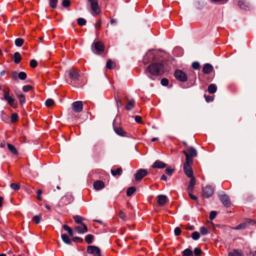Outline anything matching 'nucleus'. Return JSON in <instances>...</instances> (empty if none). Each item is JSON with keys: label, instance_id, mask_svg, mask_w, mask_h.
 I'll list each match as a JSON object with an SVG mask.
<instances>
[{"label": "nucleus", "instance_id": "nucleus-21", "mask_svg": "<svg viewBox=\"0 0 256 256\" xmlns=\"http://www.w3.org/2000/svg\"><path fill=\"white\" fill-rule=\"evenodd\" d=\"M190 180L188 187V192H192L196 184V178L194 176L190 178Z\"/></svg>", "mask_w": 256, "mask_h": 256}, {"label": "nucleus", "instance_id": "nucleus-9", "mask_svg": "<svg viewBox=\"0 0 256 256\" xmlns=\"http://www.w3.org/2000/svg\"><path fill=\"white\" fill-rule=\"evenodd\" d=\"M214 188L210 185H208L202 188V194L204 198H208L213 194Z\"/></svg>", "mask_w": 256, "mask_h": 256}, {"label": "nucleus", "instance_id": "nucleus-17", "mask_svg": "<svg viewBox=\"0 0 256 256\" xmlns=\"http://www.w3.org/2000/svg\"><path fill=\"white\" fill-rule=\"evenodd\" d=\"M81 226H77L75 228V230L78 234H84L88 232V228L84 224H82Z\"/></svg>", "mask_w": 256, "mask_h": 256}, {"label": "nucleus", "instance_id": "nucleus-6", "mask_svg": "<svg viewBox=\"0 0 256 256\" xmlns=\"http://www.w3.org/2000/svg\"><path fill=\"white\" fill-rule=\"evenodd\" d=\"M182 152L185 154L186 158H188L190 160H193V158L197 156L196 150L193 147H188L186 150H183Z\"/></svg>", "mask_w": 256, "mask_h": 256}, {"label": "nucleus", "instance_id": "nucleus-12", "mask_svg": "<svg viewBox=\"0 0 256 256\" xmlns=\"http://www.w3.org/2000/svg\"><path fill=\"white\" fill-rule=\"evenodd\" d=\"M72 110L76 112H80L83 108L82 102V101H76L72 104Z\"/></svg>", "mask_w": 256, "mask_h": 256}, {"label": "nucleus", "instance_id": "nucleus-62", "mask_svg": "<svg viewBox=\"0 0 256 256\" xmlns=\"http://www.w3.org/2000/svg\"><path fill=\"white\" fill-rule=\"evenodd\" d=\"M204 97L207 102H210L213 100V98L211 96H206V95H204Z\"/></svg>", "mask_w": 256, "mask_h": 256}, {"label": "nucleus", "instance_id": "nucleus-52", "mask_svg": "<svg viewBox=\"0 0 256 256\" xmlns=\"http://www.w3.org/2000/svg\"><path fill=\"white\" fill-rule=\"evenodd\" d=\"M102 20L100 19L95 24V28L96 30H100L101 28Z\"/></svg>", "mask_w": 256, "mask_h": 256}, {"label": "nucleus", "instance_id": "nucleus-50", "mask_svg": "<svg viewBox=\"0 0 256 256\" xmlns=\"http://www.w3.org/2000/svg\"><path fill=\"white\" fill-rule=\"evenodd\" d=\"M32 220L36 224H38L41 220V218L38 216H35L32 218Z\"/></svg>", "mask_w": 256, "mask_h": 256}, {"label": "nucleus", "instance_id": "nucleus-19", "mask_svg": "<svg viewBox=\"0 0 256 256\" xmlns=\"http://www.w3.org/2000/svg\"><path fill=\"white\" fill-rule=\"evenodd\" d=\"M70 78L72 80L76 81L78 80L80 74L78 72L75 70H70L69 73Z\"/></svg>", "mask_w": 256, "mask_h": 256}, {"label": "nucleus", "instance_id": "nucleus-34", "mask_svg": "<svg viewBox=\"0 0 256 256\" xmlns=\"http://www.w3.org/2000/svg\"><path fill=\"white\" fill-rule=\"evenodd\" d=\"M94 236L93 235L89 234L85 236V240L88 244L92 243Z\"/></svg>", "mask_w": 256, "mask_h": 256}, {"label": "nucleus", "instance_id": "nucleus-28", "mask_svg": "<svg viewBox=\"0 0 256 256\" xmlns=\"http://www.w3.org/2000/svg\"><path fill=\"white\" fill-rule=\"evenodd\" d=\"M238 5L241 8L246 10L248 8V4L244 0H240Z\"/></svg>", "mask_w": 256, "mask_h": 256}, {"label": "nucleus", "instance_id": "nucleus-7", "mask_svg": "<svg viewBox=\"0 0 256 256\" xmlns=\"http://www.w3.org/2000/svg\"><path fill=\"white\" fill-rule=\"evenodd\" d=\"M73 197L71 194H67L62 196L58 202L60 206H63L70 204L73 201Z\"/></svg>", "mask_w": 256, "mask_h": 256}, {"label": "nucleus", "instance_id": "nucleus-15", "mask_svg": "<svg viewBox=\"0 0 256 256\" xmlns=\"http://www.w3.org/2000/svg\"><path fill=\"white\" fill-rule=\"evenodd\" d=\"M4 99L6 100L8 104L12 106L14 102V99L11 96H9V92L7 90H4Z\"/></svg>", "mask_w": 256, "mask_h": 256}, {"label": "nucleus", "instance_id": "nucleus-63", "mask_svg": "<svg viewBox=\"0 0 256 256\" xmlns=\"http://www.w3.org/2000/svg\"><path fill=\"white\" fill-rule=\"evenodd\" d=\"M134 120L138 123H141L142 117L139 116H135Z\"/></svg>", "mask_w": 256, "mask_h": 256}, {"label": "nucleus", "instance_id": "nucleus-55", "mask_svg": "<svg viewBox=\"0 0 256 256\" xmlns=\"http://www.w3.org/2000/svg\"><path fill=\"white\" fill-rule=\"evenodd\" d=\"M32 88V86L30 85H26L22 87V90L24 92H27Z\"/></svg>", "mask_w": 256, "mask_h": 256}, {"label": "nucleus", "instance_id": "nucleus-57", "mask_svg": "<svg viewBox=\"0 0 256 256\" xmlns=\"http://www.w3.org/2000/svg\"><path fill=\"white\" fill-rule=\"evenodd\" d=\"M174 172V170L171 168H167L165 170V173L169 176H171Z\"/></svg>", "mask_w": 256, "mask_h": 256}, {"label": "nucleus", "instance_id": "nucleus-49", "mask_svg": "<svg viewBox=\"0 0 256 256\" xmlns=\"http://www.w3.org/2000/svg\"><path fill=\"white\" fill-rule=\"evenodd\" d=\"M18 118V115L16 113H13L10 117L11 122H14L17 120Z\"/></svg>", "mask_w": 256, "mask_h": 256}, {"label": "nucleus", "instance_id": "nucleus-2", "mask_svg": "<svg viewBox=\"0 0 256 256\" xmlns=\"http://www.w3.org/2000/svg\"><path fill=\"white\" fill-rule=\"evenodd\" d=\"M186 161L184 164V170L186 175L188 178L193 177V170L192 166L193 164V160L188 158H186Z\"/></svg>", "mask_w": 256, "mask_h": 256}, {"label": "nucleus", "instance_id": "nucleus-31", "mask_svg": "<svg viewBox=\"0 0 256 256\" xmlns=\"http://www.w3.org/2000/svg\"><path fill=\"white\" fill-rule=\"evenodd\" d=\"M182 256H193V252L190 248H186L182 252Z\"/></svg>", "mask_w": 256, "mask_h": 256}, {"label": "nucleus", "instance_id": "nucleus-37", "mask_svg": "<svg viewBox=\"0 0 256 256\" xmlns=\"http://www.w3.org/2000/svg\"><path fill=\"white\" fill-rule=\"evenodd\" d=\"M15 44L18 47H20L22 46L24 40L22 38H17L15 40Z\"/></svg>", "mask_w": 256, "mask_h": 256}, {"label": "nucleus", "instance_id": "nucleus-35", "mask_svg": "<svg viewBox=\"0 0 256 256\" xmlns=\"http://www.w3.org/2000/svg\"><path fill=\"white\" fill-rule=\"evenodd\" d=\"M64 229L67 231L70 236H72L74 234L72 229L68 225L64 224L63 226Z\"/></svg>", "mask_w": 256, "mask_h": 256}, {"label": "nucleus", "instance_id": "nucleus-14", "mask_svg": "<svg viewBox=\"0 0 256 256\" xmlns=\"http://www.w3.org/2000/svg\"><path fill=\"white\" fill-rule=\"evenodd\" d=\"M104 50V46L101 42H97L94 44V48H92L93 52L96 54H98Z\"/></svg>", "mask_w": 256, "mask_h": 256}, {"label": "nucleus", "instance_id": "nucleus-32", "mask_svg": "<svg viewBox=\"0 0 256 256\" xmlns=\"http://www.w3.org/2000/svg\"><path fill=\"white\" fill-rule=\"evenodd\" d=\"M62 238L64 242L66 244H70L71 240L69 238L68 236L66 234H62Z\"/></svg>", "mask_w": 256, "mask_h": 256}, {"label": "nucleus", "instance_id": "nucleus-22", "mask_svg": "<svg viewBox=\"0 0 256 256\" xmlns=\"http://www.w3.org/2000/svg\"><path fill=\"white\" fill-rule=\"evenodd\" d=\"M228 256H243L242 252L240 249H234L228 252Z\"/></svg>", "mask_w": 256, "mask_h": 256}, {"label": "nucleus", "instance_id": "nucleus-10", "mask_svg": "<svg viewBox=\"0 0 256 256\" xmlns=\"http://www.w3.org/2000/svg\"><path fill=\"white\" fill-rule=\"evenodd\" d=\"M87 252L88 254H94V256H101L100 249L96 246H88L87 248Z\"/></svg>", "mask_w": 256, "mask_h": 256}, {"label": "nucleus", "instance_id": "nucleus-48", "mask_svg": "<svg viewBox=\"0 0 256 256\" xmlns=\"http://www.w3.org/2000/svg\"><path fill=\"white\" fill-rule=\"evenodd\" d=\"M200 232L202 235H206L208 232V228L204 226H202L200 228Z\"/></svg>", "mask_w": 256, "mask_h": 256}, {"label": "nucleus", "instance_id": "nucleus-36", "mask_svg": "<svg viewBox=\"0 0 256 256\" xmlns=\"http://www.w3.org/2000/svg\"><path fill=\"white\" fill-rule=\"evenodd\" d=\"M106 66L107 68L112 70L114 68L115 64L112 60H110L107 62Z\"/></svg>", "mask_w": 256, "mask_h": 256}, {"label": "nucleus", "instance_id": "nucleus-46", "mask_svg": "<svg viewBox=\"0 0 256 256\" xmlns=\"http://www.w3.org/2000/svg\"><path fill=\"white\" fill-rule=\"evenodd\" d=\"M73 218L74 220V221L77 223V224H83L82 222V218L80 216H73Z\"/></svg>", "mask_w": 256, "mask_h": 256}, {"label": "nucleus", "instance_id": "nucleus-44", "mask_svg": "<svg viewBox=\"0 0 256 256\" xmlns=\"http://www.w3.org/2000/svg\"><path fill=\"white\" fill-rule=\"evenodd\" d=\"M78 24L81 26H84L86 24V20L83 18H78Z\"/></svg>", "mask_w": 256, "mask_h": 256}, {"label": "nucleus", "instance_id": "nucleus-58", "mask_svg": "<svg viewBox=\"0 0 256 256\" xmlns=\"http://www.w3.org/2000/svg\"><path fill=\"white\" fill-rule=\"evenodd\" d=\"M72 241L74 242H83V240L80 237H74L72 238Z\"/></svg>", "mask_w": 256, "mask_h": 256}, {"label": "nucleus", "instance_id": "nucleus-24", "mask_svg": "<svg viewBox=\"0 0 256 256\" xmlns=\"http://www.w3.org/2000/svg\"><path fill=\"white\" fill-rule=\"evenodd\" d=\"M94 188L96 190H100L104 187V184L101 180H98L94 183Z\"/></svg>", "mask_w": 256, "mask_h": 256}, {"label": "nucleus", "instance_id": "nucleus-3", "mask_svg": "<svg viewBox=\"0 0 256 256\" xmlns=\"http://www.w3.org/2000/svg\"><path fill=\"white\" fill-rule=\"evenodd\" d=\"M256 226V221L254 220L247 218L244 222H242L236 226L234 229L240 230L246 228H251L252 226Z\"/></svg>", "mask_w": 256, "mask_h": 256}, {"label": "nucleus", "instance_id": "nucleus-1", "mask_svg": "<svg viewBox=\"0 0 256 256\" xmlns=\"http://www.w3.org/2000/svg\"><path fill=\"white\" fill-rule=\"evenodd\" d=\"M146 71L152 76H158L164 72L165 68L161 63H153L148 66Z\"/></svg>", "mask_w": 256, "mask_h": 256}, {"label": "nucleus", "instance_id": "nucleus-11", "mask_svg": "<svg viewBox=\"0 0 256 256\" xmlns=\"http://www.w3.org/2000/svg\"><path fill=\"white\" fill-rule=\"evenodd\" d=\"M218 198L224 206L227 208L230 206L231 203L230 198L228 195L226 194L219 195Z\"/></svg>", "mask_w": 256, "mask_h": 256}, {"label": "nucleus", "instance_id": "nucleus-51", "mask_svg": "<svg viewBox=\"0 0 256 256\" xmlns=\"http://www.w3.org/2000/svg\"><path fill=\"white\" fill-rule=\"evenodd\" d=\"M160 83L163 86H167L168 84L169 81L167 78H164L162 79Z\"/></svg>", "mask_w": 256, "mask_h": 256}, {"label": "nucleus", "instance_id": "nucleus-4", "mask_svg": "<svg viewBox=\"0 0 256 256\" xmlns=\"http://www.w3.org/2000/svg\"><path fill=\"white\" fill-rule=\"evenodd\" d=\"M158 54V52L156 50L148 51L144 58V63L146 64L148 62L157 60L156 56Z\"/></svg>", "mask_w": 256, "mask_h": 256}, {"label": "nucleus", "instance_id": "nucleus-38", "mask_svg": "<svg viewBox=\"0 0 256 256\" xmlns=\"http://www.w3.org/2000/svg\"><path fill=\"white\" fill-rule=\"evenodd\" d=\"M18 98L19 100V102L21 104H24L26 102V97L23 94H20L18 95Z\"/></svg>", "mask_w": 256, "mask_h": 256}, {"label": "nucleus", "instance_id": "nucleus-8", "mask_svg": "<svg viewBox=\"0 0 256 256\" xmlns=\"http://www.w3.org/2000/svg\"><path fill=\"white\" fill-rule=\"evenodd\" d=\"M90 4V8L94 12L93 15H98L100 13V10L98 4V0H88Z\"/></svg>", "mask_w": 256, "mask_h": 256}, {"label": "nucleus", "instance_id": "nucleus-56", "mask_svg": "<svg viewBox=\"0 0 256 256\" xmlns=\"http://www.w3.org/2000/svg\"><path fill=\"white\" fill-rule=\"evenodd\" d=\"M30 66L32 68H36L38 66V62L35 60H32L30 62Z\"/></svg>", "mask_w": 256, "mask_h": 256}, {"label": "nucleus", "instance_id": "nucleus-27", "mask_svg": "<svg viewBox=\"0 0 256 256\" xmlns=\"http://www.w3.org/2000/svg\"><path fill=\"white\" fill-rule=\"evenodd\" d=\"M217 90L216 86L215 84H210L208 86V90L210 94H214L216 92Z\"/></svg>", "mask_w": 256, "mask_h": 256}, {"label": "nucleus", "instance_id": "nucleus-59", "mask_svg": "<svg viewBox=\"0 0 256 256\" xmlns=\"http://www.w3.org/2000/svg\"><path fill=\"white\" fill-rule=\"evenodd\" d=\"M62 4L64 7H68L70 5V2L68 0H63Z\"/></svg>", "mask_w": 256, "mask_h": 256}, {"label": "nucleus", "instance_id": "nucleus-43", "mask_svg": "<svg viewBox=\"0 0 256 256\" xmlns=\"http://www.w3.org/2000/svg\"><path fill=\"white\" fill-rule=\"evenodd\" d=\"M119 217L123 220H126V216L124 212L122 210H120L118 214Z\"/></svg>", "mask_w": 256, "mask_h": 256}, {"label": "nucleus", "instance_id": "nucleus-29", "mask_svg": "<svg viewBox=\"0 0 256 256\" xmlns=\"http://www.w3.org/2000/svg\"><path fill=\"white\" fill-rule=\"evenodd\" d=\"M14 62L18 64L20 63L21 60V56L18 52H16L14 55Z\"/></svg>", "mask_w": 256, "mask_h": 256}, {"label": "nucleus", "instance_id": "nucleus-41", "mask_svg": "<svg viewBox=\"0 0 256 256\" xmlns=\"http://www.w3.org/2000/svg\"><path fill=\"white\" fill-rule=\"evenodd\" d=\"M50 6L52 8H56L57 6L58 0H48Z\"/></svg>", "mask_w": 256, "mask_h": 256}, {"label": "nucleus", "instance_id": "nucleus-53", "mask_svg": "<svg viewBox=\"0 0 256 256\" xmlns=\"http://www.w3.org/2000/svg\"><path fill=\"white\" fill-rule=\"evenodd\" d=\"M192 67L194 70H198L200 67V64L199 62H194L192 64Z\"/></svg>", "mask_w": 256, "mask_h": 256}, {"label": "nucleus", "instance_id": "nucleus-40", "mask_svg": "<svg viewBox=\"0 0 256 256\" xmlns=\"http://www.w3.org/2000/svg\"><path fill=\"white\" fill-rule=\"evenodd\" d=\"M10 187L14 190H18L20 188V185L16 183H12L10 184Z\"/></svg>", "mask_w": 256, "mask_h": 256}, {"label": "nucleus", "instance_id": "nucleus-33", "mask_svg": "<svg viewBox=\"0 0 256 256\" xmlns=\"http://www.w3.org/2000/svg\"><path fill=\"white\" fill-rule=\"evenodd\" d=\"M136 190V188L134 186H131L128 188L126 190V195L128 196H132Z\"/></svg>", "mask_w": 256, "mask_h": 256}, {"label": "nucleus", "instance_id": "nucleus-18", "mask_svg": "<svg viewBox=\"0 0 256 256\" xmlns=\"http://www.w3.org/2000/svg\"><path fill=\"white\" fill-rule=\"evenodd\" d=\"M168 202V198L164 195H159L158 196V203L160 206H164Z\"/></svg>", "mask_w": 256, "mask_h": 256}, {"label": "nucleus", "instance_id": "nucleus-5", "mask_svg": "<svg viewBox=\"0 0 256 256\" xmlns=\"http://www.w3.org/2000/svg\"><path fill=\"white\" fill-rule=\"evenodd\" d=\"M174 76L176 79L180 82H186L188 80L187 74L180 70H176L174 73Z\"/></svg>", "mask_w": 256, "mask_h": 256}, {"label": "nucleus", "instance_id": "nucleus-30", "mask_svg": "<svg viewBox=\"0 0 256 256\" xmlns=\"http://www.w3.org/2000/svg\"><path fill=\"white\" fill-rule=\"evenodd\" d=\"M8 148L10 152L14 154H17L18 151L16 148L10 144H7Z\"/></svg>", "mask_w": 256, "mask_h": 256}, {"label": "nucleus", "instance_id": "nucleus-20", "mask_svg": "<svg viewBox=\"0 0 256 256\" xmlns=\"http://www.w3.org/2000/svg\"><path fill=\"white\" fill-rule=\"evenodd\" d=\"M212 70L213 66L212 64H206L203 67L202 72L206 74H208L210 73L212 71Z\"/></svg>", "mask_w": 256, "mask_h": 256}, {"label": "nucleus", "instance_id": "nucleus-47", "mask_svg": "<svg viewBox=\"0 0 256 256\" xmlns=\"http://www.w3.org/2000/svg\"><path fill=\"white\" fill-rule=\"evenodd\" d=\"M194 252L195 256H200L202 253L201 249L198 248H195Z\"/></svg>", "mask_w": 256, "mask_h": 256}, {"label": "nucleus", "instance_id": "nucleus-42", "mask_svg": "<svg viewBox=\"0 0 256 256\" xmlns=\"http://www.w3.org/2000/svg\"><path fill=\"white\" fill-rule=\"evenodd\" d=\"M200 237L199 232H194L192 233V238L194 240H198Z\"/></svg>", "mask_w": 256, "mask_h": 256}, {"label": "nucleus", "instance_id": "nucleus-60", "mask_svg": "<svg viewBox=\"0 0 256 256\" xmlns=\"http://www.w3.org/2000/svg\"><path fill=\"white\" fill-rule=\"evenodd\" d=\"M174 232L175 235L176 236H178L180 234L182 230H180V228L176 227L174 229Z\"/></svg>", "mask_w": 256, "mask_h": 256}, {"label": "nucleus", "instance_id": "nucleus-23", "mask_svg": "<svg viewBox=\"0 0 256 256\" xmlns=\"http://www.w3.org/2000/svg\"><path fill=\"white\" fill-rule=\"evenodd\" d=\"M154 168H163L166 167V164L162 162L157 160L153 164Z\"/></svg>", "mask_w": 256, "mask_h": 256}, {"label": "nucleus", "instance_id": "nucleus-45", "mask_svg": "<svg viewBox=\"0 0 256 256\" xmlns=\"http://www.w3.org/2000/svg\"><path fill=\"white\" fill-rule=\"evenodd\" d=\"M46 106L47 107H50L54 104V101L53 100L49 98L46 101Z\"/></svg>", "mask_w": 256, "mask_h": 256}, {"label": "nucleus", "instance_id": "nucleus-26", "mask_svg": "<svg viewBox=\"0 0 256 256\" xmlns=\"http://www.w3.org/2000/svg\"><path fill=\"white\" fill-rule=\"evenodd\" d=\"M135 106V101L134 100H128L126 105V109L128 110H131Z\"/></svg>", "mask_w": 256, "mask_h": 256}, {"label": "nucleus", "instance_id": "nucleus-25", "mask_svg": "<svg viewBox=\"0 0 256 256\" xmlns=\"http://www.w3.org/2000/svg\"><path fill=\"white\" fill-rule=\"evenodd\" d=\"M111 174H112L114 176H120L122 172V168H116V170L112 169L111 170Z\"/></svg>", "mask_w": 256, "mask_h": 256}, {"label": "nucleus", "instance_id": "nucleus-13", "mask_svg": "<svg viewBox=\"0 0 256 256\" xmlns=\"http://www.w3.org/2000/svg\"><path fill=\"white\" fill-rule=\"evenodd\" d=\"M148 174V171L144 169L140 170L136 174L135 180L136 181L141 180L144 177L146 176Z\"/></svg>", "mask_w": 256, "mask_h": 256}, {"label": "nucleus", "instance_id": "nucleus-61", "mask_svg": "<svg viewBox=\"0 0 256 256\" xmlns=\"http://www.w3.org/2000/svg\"><path fill=\"white\" fill-rule=\"evenodd\" d=\"M192 192H188V195H189L190 197L192 200H198L197 197L196 196L192 194Z\"/></svg>", "mask_w": 256, "mask_h": 256}, {"label": "nucleus", "instance_id": "nucleus-54", "mask_svg": "<svg viewBox=\"0 0 256 256\" xmlns=\"http://www.w3.org/2000/svg\"><path fill=\"white\" fill-rule=\"evenodd\" d=\"M217 213L216 211H212L210 214V219L214 220L216 216Z\"/></svg>", "mask_w": 256, "mask_h": 256}, {"label": "nucleus", "instance_id": "nucleus-64", "mask_svg": "<svg viewBox=\"0 0 256 256\" xmlns=\"http://www.w3.org/2000/svg\"><path fill=\"white\" fill-rule=\"evenodd\" d=\"M18 74V73L16 72H14L12 73V79H15L16 78Z\"/></svg>", "mask_w": 256, "mask_h": 256}, {"label": "nucleus", "instance_id": "nucleus-16", "mask_svg": "<svg viewBox=\"0 0 256 256\" xmlns=\"http://www.w3.org/2000/svg\"><path fill=\"white\" fill-rule=\"evenodd\" d=\"M114 130L115 132L121 136H128L127 133L120 126H114Z\"/></svg>", "mask_w": 256, "mask_h": 256}, {"label": "nucleus", "instance_id": "nucleus-39", "mask_svg": "<svg viewBox=\"0 0 256 256\" xmlns=\"http://www.w3.org/2000/svg\"><path fill=\"white\" fill-rule=\"evenodd\" d=\"M18 78L21 80H24L26 78V74L25 72H21L18 73Z\"/></svg>", "mask_w": 256, "mask_h": 256}]
</instances>
